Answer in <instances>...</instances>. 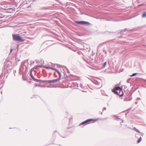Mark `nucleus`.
<instances>
[{
  "mask_svg": "<svg viewBox=\"0 0 146 146\" xmlns=\"http://www.w3.org/2000/svg\"><path fill=\"white\" fill-rule=\"evenodd\" d=\"M57 74L59 75V78L53 80H50V83H55L57 82L58 81L60 80V78L61 77L62 75L64 74V73L59 70H56V72H54V76L55 77H57Z\"/></svg>",
  "mask_w": 146,
  "mask_h": 146,
  "instance_id": "obj_1",
  "label": "nucleus"
},
{
  "mask_svg": "<svg viewBox=\"0 0 146 146\" xmlns=\"http://www.w3.org/2000/svg\"><path fill=\"white\" fill-rule=\"evenodd\" d=\"M122 90V89L119 86H117L115 87L112 90V91L115 94H116L117 95H119V96L120 97H122L123 96V93L122 92V94L121 95H119L118 92H117V90Z\"/></svg>",
  "mask_w": 146,
  "mask_h": 146,
  "instance_id": "obj_2",
  "label": "nucleus"
},
{
  "mask_svg": "<svg viewBox=\"0 0 146 146\" xmlns=\"http://www.w3.org/2000/svg\"><path fill=\"white\" fill-rule=\"evenodd\" d=\"M13 39L14 41L23 42L24 41L22 38L19 35L13 34Z\"/></svg>",
  "mask_w": 146,
  "mask_h": 146,
  "instance_id": "obj_3",
  "label": "nucleus"
},
{
  "mask_svg": "<svg viewBox=\"0 0 146 146\" xmlns=\"http://www.w3.org/2000/svg\"><path fill=\"white\" fill-rule=\"evenodd\" d=\"M25 63V62L22 63L21 65L20 66L19 69V72L20 74L22 73L23 71L24 70V67H23V66L24 65V64Z\"/></svg>",
  "mask_w": 146,
  "mask_h": 146,
  "instance_id": "obj_4",
  "label": "nucleus"
},
{
  "mask_svg": "<svg viewBox=\"0 0 146 146\" xmlns=\"http://www.w3.org/2000/svg\"><path fill=\"white\" fill-rule=\"evenodd\" d=\"M30 76L31 77V78L33 79V80L35 81L36 82H39V81H40V80H38L36 78H35L33 76V75L32 73H31V72H30Z\"/></svg>",
  "mask_w": 146,
  "mask_h": 146,
  "instance_id": "obj_5",
  "label": "nucleus"
},
{
  "mask_svg": "<svg viewBox=\"0 0 146 146\" xmlns=\"http://www.w3.org/2000/svg\"><path fill=\"white\" fill-rule=\"evenodd\" d=\"M93 120V119H87V120H86V121L83 122H82L80 124V125H83V124H86V123L88 124V123H89V122L90 121H92Z\"/></svg>",
  "mask_w": 146,
  "mask_h": 146,
  "instance_id": "obj_6",
  "label": "nucleus"
},
{
  "mask_svg": "<svg viewBox=\"0 0 146 146\" xmlns=\"http://www.w3.org/2000/svg\"><path fill=\"white\" fill-rule=\"evenodd\" d=\"M55 67V64L52 65V67H50V66H47L46 67V69H52V70H56H56H58L56 68H54Z\"/></svg>",
  "mask_w": 146,
  "mask_h": 146,
  "instance_id": "obj_7",
  "label": "nucleus"
},
{
  "mask_svg": "<svg viewBox=\"0 0 146 146\" xmlns=\"http://www.w3.org/2000/svg\"><path fill=\"white\" fill-rule=\"evenodd\" d=\"M50 80H40V81L39 82H41L42 83H45V84H47L48 83H50Z\"/></svg>",
  "mask_w": 146,
  "mask_h": 146,
  "instance_id": "obj_8",
  "label": "nucleus"
},
{
  "mask_svg": "<svg viewBox=\"0 0 146 146\" xmlns=\"http://www.w3.org/2000/svg\"><path fill=\"white\" fill-rule=\"evenodd\" d=\"M42 66H43L42 65H37V66H34V67H33V68H34V69H35L37 67L42 68Z\"/></svg>",
  "mask_w": 146,
  "mask_h": 146,
  "instance_id": "obj_9",
  "label": "nucleus"
},
{
  "mask_svg": "<svg viewBox=\"0 0 146 146\" xmlns=\"http://www.w3.org/2000/svg\"><path fill=\"white\" fill-rule=\"evenodd\" d=\"M75 23L79 24H83V21H76L75 22Z\"/></svg>",
  "mask_w": 146,
  "mask_h": 146,
  "instance_id": "obj_10",
  "label": "nucleus"
},
{
  "mask_svg": "<svg viewBox=\"0 0 146 146\" xmlns=\"http://www.w3.org/2000/svg\"><path fill=\"white\" fill-rule=\"evenodd\" d=\"M142 140V138L141 137H140L139 138V139L137 141V143H139Z\"/></svg>",
  "mask_w": 146,
  "mask_h": 146,
  "instance_id": "obj_11",
  "label": "nucleus"
},
{
  "mask_svg": "<svg viewBox=\"0 0 146 146\" xmlns=\"http://www.w3.org/2000/svg\"><path fill=\"white\" fill-rule=\"evenodd\" d=\"M133 129L135 131H136V132H137L138 133H140V131L138 130L137 129H136V128L135 127H134L133 128Z\"/></svg>",
  "mask_w": 146,
  "mask_h": 146,
  "instance_id": "obj_12",
  "label": "nucleus"
},
{
  "mask_svg": "<svg viewBox=\"0 0 146 146\" xmlns=\"http://www.w3.org/2000/svg\"><path fill=\"white\" fill-rule=\"evenodd\" d=\"M94 83L96 85H100V83H99L98 82H97V81H95Z\"/></svg>",
  "mask_w": 146,
  "mask_h": 146,
  "instance_id": "obj_13",
  "label": "nucleus"
},
{
  "mask_svg": "<svg viewBox=\"0 0 146 146\" xmlns=\"http://www.w3.org/2000/svg\"><path fill=\"white\" fill-rule=\"evenodd\" d=\"M146 17V12H145L143 14L142 17L144 18Z\"/></svg>",
  "mask_w": 146,
  "mask_h": 146,
  "instance_id": "obj_14",
  "label": "nucleus"
},
{
  "mask_svg": "<svg viewBox=\"0 0 146 146\" xmlns=\"http://www.w3.org/2000/svg\"><path fill=\"white\" fill-rule=\"evenodd\" d=\"M83 24H88L89 25L90 24V23L88 22L83 21Z\"/></svg>",
  "mask_w": 146,
  "mask_h": 146,
  "instance_id": "obj_15",
  "label": "nucleus"
},
{
  "mask_svg": "<svg viewBox=\"0 0 146 146\" xmlns=\"http://www.w3.org/2000/svg\"><path fill=\"white\" fill-rule=\"evenodd\" d=\"M107 64V62H105L103 64V67L105 68Z\"/></svg>",
  "mask_w": 146,
  "mask_h": 146,
  "instance_id": "obj_16",
  "label": "nucleus"
},
{
  "mask_svg": "<svg viewBox=\"0 0 146 146\" xmlns=\"http://www.w3.org/2000/svg\"><path fill=\"white\" fill-rule=\"evenodd\" d=\"M137 73H133L131 75V77H132L136 75H137Z\"/></svg>",
  "mask_w": 146,
  "mask_h": 146,
  "instance_id": "obj_17",
  "label": "nucleus"
},
{
  "mask_svg": "<svg viewBox=\"0 0 146 146\" xmlns=\"http://www.w3.org/2000/svg\"><path fill=\"white\" fill-rule=\"evenodd\" d=\"M144 5V4H141V5H139L137 6L138 7H139L141 6Z\"/></svg>",
  "mask_w": 146,
  "mask_h": 146,
  "instance_id": "obj_18",
  "label": "nucleus"
},
{
  "mask_svg": "<svg viewBox=\"0 0 146 146\" xmlns=\"http://www.w3.org/2000/svg\"><path fill=\"white\" fill-rule=\"evenodd\" d=\"M34 68H31L30 71V72H31V73L32 72V71L33 70H34Z\"/></svg>",
  "mask_w": 146,
  "mask_h": 146,
  "instance_id": "obj_19",
  "label": "nucleus"
},
{
  "mask_svg": "<svg viewBox=\"0 0 146 146\" xmlns=\"http://www.w3.org/2000/svg\"><path fill=\"white\" fill-rule=\"evenodd\" d=\"M139 135V134H137L135 135V136L136 137H138V136Z\"/></svg>",
  "mask_w": 146,
  "mask_h": 146,
  "instance_id": "obj_20",
  "label": "nucleus"
},
{
  "mask_svg": "<svg viewBox=\"0 0 146 146\" xmlns=\"http://www.w3.org/2000/svg\"><path fill=\"white\" fill-rule=\"evenodd\" d=\"M26 63H27V65L29 64V62H28V60H27L26 61Z\"/></svg>",
  "mask_w": 146,
  "mask_h": 146,
  "instance_id": "obj_21",
  "label": "nucleus"
},
{
  "mask_svg": "<svg viewBox=\"0 0 146 146\" xmlns=\"http://www.w3.org/2000/svg\"><path fill=\"white\" fill-rule=\"evenodd\" d=\"M140 133L141 134V135H142V136H143V135H144V134L142 133Z\"/></svg>",
  "mask_w": 146,
  "mask_h": 146,
  "instance_id": "obj_22",
  "label": "nucleus"
},
{
  "mask_svg": "<svg viewBox=\"0 0 146 146\" xmlns=\"http://www.w3.org/2000/svg\"><path fill=\"white\" fill-rule=\"evenodd\" d=\"M106 21H110L111 20L109 19H106Z\"/></svg>",
  "mask_w": 146,
  "mask_h": 146,
  "instance_id": "obj_23",
  "label": "nucleus"
},
{
  "mask_svg": "<svg viewBox=\"0 0 146 146\" xmlns=\"http://www.w3.org/2000/svg\"><path fill=\"white\" fill-rule=\"evenodd\" d=\"M12 50H13V49L11 48L10 49V53L12 52Z\"/></svg>",
  "mask_w": 146,
  "mask_h": 146,
  "instance_id": "obj_24",
  "label": "nucleus"
},
{
  "mask_svg": "<svg viewBox=\"0 0 146 146\" xmlns=\"http://www.w3.org/2000/svg\"><path fill=\"white\" fill-rule=\"evenodd\" d=\"M104 110H106V108L104 107L103 108V111H104Z\"/></svg>",
  "mask_w": 146,
  "mask_h": 146,
  "instance_id": "obj_25",
  "label": "nucleus"
},
{
  "mask_svg": "<svg viewBox=\"0 0 146 146\" xmlns=\"http://www.w3.org/2000/svg\"><path fill=\"white\" fill-rule=\"evenodd\" d=\"M130 80L129 79H128L127 81V82L128 83H129V82Z\"/></svg>",
  "mask_w": 146,
  "mask_h": 146,
  "instance_id": "obj_26",
  "label": "nucleus"
},
{
  "mask_svg": "<svg viewBox=\"0 0 146 146\" xmlns=\"http://www.w3.org/2000/svg\"><path fill=\"white\" fill-rule=\"evenodd\" d=\"M127 29V28H125V29H124V31H126Z\"/></svg>",
  "mask_w": 146,
  "mask_h": 146,
  "instance_id": "obj_27",
  "label": "nucleus"
},
{
  "mask_svg": "<svg viewBox=\"0 0 146 146\" xmlns=\"http://www.w3.org/2000/svg\"><path fill=\"white\" fill-rule=\"evenodd\" d=\"M137 104V102H135V104Z\"/></svg>",
  "mask_w": 146,
  "mask_h": 146,
  "instance_id": "obj_28",
  "label": "nucleus"
},
{
  "mask_svg": "<svg viewBox=\"0 0 146 146\" xmlns=\"http://www.w3.org/2000/svg\"><path fill=\"white\" fill-rule=\"evenodd\" d=\"M81 53V52H79L78 54H80Z\"/></svg>",
  "mask_w": 146,
  "mask_h": 146,
  "instance_id": "obj_29",
  "label": "nucleus"
},
{
  "mask_svg": "<svg viewBox=\"0 0 146 146\" xmlns=\"http://www.w3.org/2000/svg\"><path fill=\"white\" fill-rule=\"evenodd\" d=\"M80 87H81L82 86V85L81 84H80Z\"/></svg>",
  "mask_w": 146,
  "mask_h": 146,
  "instance_id": "obj_30",
  "label": "nucleus"
},
{
  "mask_svg": "<svg viewBox=\"0 0 146 146\" xmlns=\"http://www.w3.org/2000/svg\"><path fill=\"white\" fill-rule=\"evenodd\" d=\"M101 88V86H100L98 88Z\"/></svg>",
  "mask_w": 146,
  "mask_h": 146,
  "instance_id": "obj_31",
  "label": "nucleus"
},
{
  "mask_svg": "<svg viewBox=\"0 0 146 146\" xmlns=\"http://www.w3.org/2000/svg\"><path fill=\"white\" fill-rule=\"evenodd\" d=\"M32 64H30V65H31Z\"/></svg>",
  "mask_w": 146,
  "mask_h": 146,
  "instance_id": "obj_32",
  "label": "nucleus"
},
{
  "mask_svg": "<svg viewBox=\"0 0 146 146\" xmlns=\"http://www.w3.org/2000/svg\"><path fill=\"white\" fill-rule=\"evenodd\" d=\"M101 114H102V112H101Z\"/></svg>",
  "mask_w": 146,
  "mask_h": 146,
  "instance_id": "obj_33",
  "label": "nucleus"
},
{
  "mask_svg": "<svg viewBox=\"0 0 146 146\" xmlns=\"http://www.w3.org/2000/svg\"><path fill=\"white\" fill-rule=\"evenodd\" d=\"M119 119V118H117V119Z\"/></svg>",
  "mask_w": 146,
  "mask_h": 146,
  "instance_id": "obj_34",
  "label": "nucleus"
},
{
  "mask_svg": "<svg viewBox=\"0 0 146 146\" xmlns=\"http://www.w3.org/2000/svg\"><path fill=\"white\" fill-rule=\"evenodd\" d=\"M41 62H42V60H41Z\"/></svg>",
  "mask_w": 146,
  "mask_h": 146,
  "instance_id": "obj_35",
  "label": "nucleus"
},
{
  "mask_svg": "<svg viewBox=\"0 0 146 146\" xmlns=\"http://www.w3.org/2000/svg\"><path fill=\"white\" fill-rule=\"evenodd\" d=\"M82 92H84L85 91H82Z\"/></svg>",
  "mask_w": 146,
  "mask_h": 146,
  "instance_id": "obj_36",
  "label": "nucleus"
},
{
  "mask_svg": "<svg viewBox=\"0 0 146 146\" xmlns=\"http://www.w3.org/2000/svg\"><path fill=\"white\" fill-rule=\"evenodd\" d=\"M44 62L43 61V63H44ZM44 64V63H43V64Z\"/></svg>",
  "mask_w": 146,
  "mask_h": 146,
  "instance_id": "obj_37",
  "label": "nucleus"
},
{
  "mask_svg": "<svg viewBox=\"0 0 146 146\" xmlns=\"http://www.w3.org/2000/svg\"><path fill=\"white\" fill-rule=\"evenodd\" d=\"M0 18H2V17H0Z\"/></svg>",
  "mask_w": 146,
  "mask_h": 146,
  "instance_id": "obj_38",
  "label": "nucleus"
}]
</instances>
